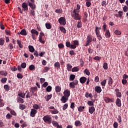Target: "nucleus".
Masks as SVG:
<instances>
[{
  "instance_id": "de8ad7c7",
  "label": "nucleus",
  "mask_w": 128,
  "mask_h": 128,
  "mask_svg": "<svg viewBox=\"0 0 128 128\" xmlns=\"http://www.w3.org/2000/svg\"><path fill=\"white\" fill-rule=\"evenodd\" d=\"M69 86L71 88H76V86L72 82L70 83Z\"/></svg>"
},
{
  "instance_id": "4c0bfd02",
  "label": "nucleus",
  "mask_w": 128,
  "mask_h": 128,
  "mask_svg": "<svg viewBox=\"0 0 128 128\" xmlns=\"http://www.w3.org/2000/svg\"><path fill=\"white\" fill-rule=\"evenodd\" d=\"M2 96L0 95V107L4 106V104L2 102Z\"/></svg>"
},
{
  "instance_id": "e433bc0d",
  "label": "nucleus",
  "mask_w": 128,
  "mask_h": 128,
  "mask_svg": "<svg viewBox=\"0 0 128 128\" xmlns=\"http://www.w3.org/2000/svg\"><path fill=\"white\" fill-rule=\"evenodd\" d=\"M6 80H8V78H3L1 80V82L2 84H6Z\"/></svg>"
},
{
  "instance_id": "412c9836",
  "label": "nucleus",
  "mask_w": 128,
  "mask_h": 128,
  "mask_svg": "<svg viewBox=\"0 0 128 128\" xmlns=\"http://www.w3.org/2000/svg\"><path fill=\"white\" fill-rule=\"evenodd\" d=\"M20 34H22V36H26V30L23 29L20 31Z\"/></svg>"
},
{
  "instance_id": "f03ea898",
  "label": "nucleus",
  "mask_w": 128,
  "mask_h": 128,
  "mask_svg": "<svg viewBox=\"0 0 128 128\" xmlns=\"http://www.w3.org/2000/svg\"><path fill=\"white\" fill-rule=\"evenodd\" d=\"M43 120L46 124H50L52 122V116L50 115L45 116L43 118Z\"/></svg>"
},
{
  "instance_id": "37998d69",
  "label": "nucleus",
  "mask_w": 128,
  "mask_h": 128,
  "mask_svg": "<svg viewBox=\"0 0 128 128\" xmlns=\"http://www.w3.org/2000/svg\"><path fill=\"white\" fill-rule=\"evenodd\" d=\"M52 88L50 86H48L46 88V92H50L52 91Z\"/></svg>"
},
{
  "instance_id": "5701e85b",
  "label": "nucleus",
  "mask_w": 128,
  "mask_h": 128,
  "mask_svg": "<svg viewBox=\"0 0 128 128\" xmlns=\"http://www.w3.org/2000/svg\"><path fill=\"white\" fill-rule=\"evenodd\" d=\"M108 84L110 86H112V78L110 77L108 78Z\"/></svg>"
},
{
  "instance_id": "a19ab883",
  "label": "nucleus",
  "mask_w": 128,
  "mask_h": 128,
  "mask_svg": "<svg viewBox=\"0 0 128 128\" xmlns=\"http://www.w3.org/2000/svg\"><path fill=\"white\" fill-rule=\"evenodd\" d=\"M68 104H65L63 106V108H62L63 110H66L68 108Z\"/></svg>"
},
{
  "instance_id": "393cba45",
  "label": "nucleus",
  "mask_w": 128,
  "mask_h": 128,
  "mask_svg": "<svg viewBox=\"0 0 128 128\" xmlns=\"http://www.w3.org/2000/svg\"><path fill=\"white\" fill-rule=\"evenodd\" d=\"M62 90V88L60 86H56V92H60Z\"/></svg>"
},
{
  "instance_id": "c85d7f7f",
  "label": "nucleus",
  "mask_w": 128,
  "mask_h": 128,
  "mask_svg": "<svg viewBox=\"0 0 128 128\" xmlns=\"http://www.w3.org/2000/svg\"><path fill=\"white\" fill-rule=\"evenodd\" d=\"M92 40V38L90 36H88L87 42H91Z\"/></svg>"
},
{
  "instance_id": "5fc2aeb1",
  "label": "nucleus",
  "mask_w": 128,
  "mask_h": 128,
  "mask_svg": "<svg viewBox=\"0 0 128 128\" xmlns=\"http://www.w3.org/2000/svg\"><path fill=\"white\" fill-rule=\"evenodd\" d=\"M33 108H34V110H38V108H40V106H38V105L35 104L33 106Z\"/></svg>"
},
{
  "instance_id": "f704fd0d",
  "label": "nucleus",
  "mask_w": 128,
  "mask_h": 128,
  "mask_svg": "<svg viewBox=\"0 0 128 128\" xmlns=\"http://www.w3.org/2000/svg\"><path fill=\"white\" fill-rule=\"evenodd\" d=\"M4 89L5 90H6L8 92V90H10V86L8 84H6L4 86Z\"/></svg>"
},
{
  "instance_id": "a211bd4d",
  "label": "nucleus",
  "mask_w": 128,
  "mask_h": 128,
  "mask_svg": "<svg viewBox=\"0 0 128 128\" xmlns=\"http://www.w3.org/2000/svg\"><path fill=\"white\" fill-rule=\"evenodd\" d=\"M78 70H80V68L78 66L74 67L72 70V72H78Z\"/></svg>"
},
{
  "instance_id": "69168bd1",
  "label": "nucleus",
  "mask_w": 128,
  "mask_h": 128,
  "mask_svg": "<svg viewBox=\"0 0 128 128\" xmlns=\"http://www.w3.org/2000/svg\"><path fill=\"white\" fill-rule=\"evenodd\" d=\"M4 40L2 38H0V46H4Z\"/></svg>"
},
{
  "instance_id": "bf43d9fd",
  "label": "nucleus",
  "mask_w": 128,
  "mask_h": 128,
  "mask_svg": "<svg viewBox=\"0 0 128 128\" xmlns=\"http://www.w3.org/2000/svg\"><path fill=\"white\" fill-rule=\"evenodd\" d=\"M64 44H60L58 45V47L59 48H64Z\"/></svg>"
},
{
  "instance_id": "4468645a",
  "label": "nucleus",
  "mask_w": 128,
  "mask_h": 128,
  "mask_svg": "<svg viewBox=\"0 0 128 128\" xmlns=\"http://www.w3.org/2000/svg\"><path fill=\"white\" fill-rule=\"evenodd\" d=\"M38 90V88L36 86L31 88L30 92H32V94H34Z\"/></svg>"
},
{
  "instance_id": "09e8293b",
  "label": "nucleus",
  "mask_w": 128,
  "mask_h": 128,
  "mask_svg": "<svg viewBox=\"0 0 128 128\" xmlns=\"http://www.w3.org/2000/svg\"><path fill=\"white\" fill-rule=\"evenodd\" d=\"M21 68H26V62L22 63L21 64Z\"/></svg>"
},
{
  "instance_id": "7ed1b4c3",
  "label": "nucleus",
  "mask_w": 128,
  "mask_h": 128,
  "mask_svg": "<svg viewBox=\"0 0 128 128\" xmlns=\"http://www.w3.org/2000/svg\"><path fill=\"white\" fill-rule=\"evenodd\" d=\"M58 20L59 24H62V26H66V18H64V17H60Z\"/></svg>"
},
{
  "instance_id": "4d7b16f0",
  "label": "nucleus",
  "mask_w": 128,
  "mask_h": 128,
  "mask_svg": "<svg viewBox=\"0 0 128 128\" xmlns=\"http://www.w3.org/2000/svg\"><path fill=\"white\" fill-rule=\"evenodd\" d=\"M10 112L12 116H16V112L14 110H11Z\"/></svg>"
},
{
  "instance_id": "c9c22d12",
  "label": "nucleus",
  "mask_w": 128,
  "mask_h": 128,
  "mask_svg": "<svg viewBox=\"0 0 128 128\" xmlns=\"http://www.w3.org/2000/svg\"><path fill=\"white\" fill-rule=\"evenodd\" d=\"M74 78H76V76H74V74H71L70 76V80L72 82V81L74 80Z\"/></svg>"
},
{
  "instance_id": "dca6fc26",
  "label": "nucleus",
  "mask_w": 128,
  "mask_h": 128,
  "mask_svg": "<svg viewBox=\"0 0 128 128\" xmlns=\"http://www.w3.org/2000/svg\"><path fill=\"white\" fill-rule=\"evenodd\" d=\"M60 30L62 32H63V34H66V30L64 26H60Z\"/></svg>"
},
{
  "instance_id": "72a5a7b5",
  "label": "nucleus",
  "mask_w": 128,
  "mask_h": 128,
  "mask_svg": "<svg viewBox=\"0 0 128 128\" xmlns=\"http://www.w3.org/2000/svg\"><path fill=\"white\" fill-rule=\"evenodd\" d=\"M100 84L102 86H106V80H103Z\"/></svg>"
},
{
  "instance_id": "8fccbe9b",
  "label": "nucleus",
  "mask_w": 128,
  "mask_h": 128,
  "mask_svg": "<svg viewBox=\"0 0 128 128\" xmlns=\"http://www.w3.org/2000/svg\"><path fill=\"white\" fill-rule=\"evenodd\" d=\"M103 68H104V70H108V63L104 62V64Z\"/></svg>"
},
{
  "instance_id": "1a4fd4ad",
  "label": "nucleus",
  "mask_w": 128,
  "mask_h": 128,
  "mask_svg": "<svg viewBox=\"0 0 128 128\" xmlns=\"http://www.w3.org/2000/svg\"><path fill=\"white\" fill-rule=\"evenodd\" d=\"M95 91L98 92V94H100L102 92V88L100 86H96L95 87Z\"/></svg>"
},
{
  "instance_id": "cd10ccee",
  "label": "nucleus",
  "mask_w": 128,
  "mask_h": 128,
  "mask_svg": "<svg viewBox=\"0 0 128 128\" xmlns=\"http://www.w3.org/2000/svg\"><path fill=\"white\" fill-rule=\"evenodd\" d=\"M100 28H98V26L96 27V34H100Z\"/></svg>"
},
{
  "instance_id": "20e7f679",
  "label": "nucleus",
  "mask_w": 128,
  "mask_h": 128,
  "mask_svg": "<svg viewBox=\"0 0 128 128\" xmlns=\"http://www.w3.org/2000/svg\"><path fill=\"white\" fill-rule=\"evenodd\" d=\"M36 112H37L36 110L34 108H32L31 110V112L30 113V116H32V118L34 117Z\"/></svg>"
},
{
  "instance_id": "ddd939ff",
  "label": "nucleus",
  "mask_w": 128,
  "mask_h": 128,
  "mask_svg": "<svg viewBox=\"0 0 128 128\" xmlns=\"http://www.w3.org/2000/svg\"><path fill=\"white\" fill-rule=\"evenodd\" d=\"M0 76H8V72L4 70L0 71Z\"/></svg>"
},
{
  "instance_id": "e2e57ef3",
  "label": "nucleus",
  "mask_w": 128,
  "mask_h": 128,
  "mask_svg": "<svg viewBox=\"0 0 128 128\" xmlns=\"http://www.w3.org/2000/svg\"><path fill=\"white\" fill-rule=\"evenodd\" d=\"M52 94L47 96V98H46V100L47 102H48V100H50V98H52Z\"/></svg>"
},
{
  "instance_id": "58836bf2",
  "label": "nucleus",
  "mask_w": 128,
  "mask_h": 128,
  "mask_svg": "<svg viewBox=\"0 0 128 128\" xmlns=\"http://www.w3.org/2000/svg\"><path fill=\"white\" fill-rule=\"evenodd\" d=\"M84 74H86V76H90V71L88 69H86L84 70Z\"/></svg>"
},
{
  "instance_id": "79ce46f5",
  "label": "nucleus",
  "mask_w": 128,
  "mask_h": 128,
  "mask_svg": "<svg viewBox=\"0 0 128 128\" xmlns=\"http://www.w3.org/2000/svg\"><path fill=\"white\" fill-rule=\"evenodd\" d=\"M87 104L90 106H94V102L92 100H89Z\"/></svg>"
},
{
  "instance_id": "ea45409f",
  "label": "nucleus",
  "mask_w": 128,
  "mask_h": 128,
  "mask_svg": "<svg viewBox=\"0 0 128 128\" xmlns=\"http://www.w3.org/2000/svg\"><path fill=\"white\" fill-rule=\"evenodd\" d=\"M114 34H116V36H120V34H122V32L118 30H116L114 31Z\"/></svg>"
},
{
  "instance_id": "7c9ffc66",
  "label": "nucleus",
  "mask_w": 128,
  "mask_h": 128,
  "mask_svg": "<svg viewBox=\"0 0 128 128\" xmlns=\"http://www.w3.org/2000/svg\"><path fill=\"white\" fill-rule=\"evenodd\" d=\"M20 110H24L26 108V106L22 104H20Z\"/></svg>"
},
{
  "instance_id": "680f3d73",
  "label": "nucleus",
  "mask_w": 128,
  "mask_h": 128,
  "mask_svg": "<svg viewBox=\"0 0 128 128\" xmlns=\"http://www.w3.org/2000/svg\"><path fill=\"white\" fill-rule=\"evenodd\" d=\"M118 120L119 124H122V117L120 116H118Z\"/></svg>"
},
{
  "instance_id": "6e6552de",
  "label": "nucleus",
  "mask_w": 128,
  "mask_h": 128,
  "mask_svg": "<svg viewBox=\"0 0 128 128\" xmlns=\"http://www.w3.org/2000/svg\"><path fill=\"white\" fill-rule=\"evenodd\" d=\"M115 92H116V96L117 98H122V93L120 92V90L116 88V89Z\"/></svg>"
},
{
  "instance_id": "f3484780",
  "label": "nucleus",
  "mask_w": 128,
  "mask_h": 128,
  "mask_svg": "<svg viewBox=\"0 0 128 128\" xmlns=\"http://www.w3.org/2000/svg\"><path fill=\"white\" fill-rule=\"evenodd\" d=\"M29 51L30 52H34V46H28Z\"/></svg>"
},
{
  "instance_id": "f257e3e1",
  "label": "nucleus",
  "mask_w": 128,
  "mask_h": 128,
  "mask_svg": "<svg viewBox=\"0 0 128 128\" xmlns=\"http://www.w3.org/2000/svg\"><path fill=\"white\" fill-rule=\"evenodd\" d=\"M71 16L76 20H80V16L78 14V11L76 9H74L71 12Z\"/></svg>"
},
{
  "instance_id": "13d9d810",
  "label": "nucleus",
  "mask_w": 128,
  "mask_h": 128,
  "mask_svg": "<svg viewBox=\"0 0 128 128\" xmlns=\"http://www.w3.org/2000/svg\"><path fill=\"white\" fill-rule=\"evenodd\" d=\"M72 83L76 86L78 84V80H74V82H72Z\"/></svg>"
},
{
  "instance_id": "2eb2a0df",
  "label": "nucleus",
  "mask_w": 128,
  "mask_h": 128,
  "mask_svg": "<svg viewBox=\"0 0 128 128\" xmlns=\"http://www.w3.org/2000/svg\"><path fill=\"white\" fill-rule=\"evenodd\" d=\"M29 6L32 10H34L36 9V4L32 2H29Z\"/></svg>"
},
{
  "instance_id": "c756f323",
  "label": "nucleus",
  "mask_w": 128,
  "mask_h": 128,
  "mask_svg": "<svg viewBox=\"0 0 128 128\" xmlns=\"http://www.w3.org/2000/svg\"><path fill=\"white\" fill-rule=\"evenodd\" d=\"M17 100L18 102H20V104H24V99H22V98H17Z\"/></svg>"
},
{
  "instance_id": "774afa93",
  "label": "nucleus",
  "mask_w": 128,
  "mask_h": 128,
  "mask_svg": "<svg viewBox=\"0 0 128 128\" xmlns=\"http://www.w3.org/2000/svg\"><path fill=\"white\" fill-rule=\"evenodd\" d=\"M17 78H22V75L20 74H17Z\"/></svg>"
},
{
  "instance_id": "423d86ee",
  "label": "nucleus",
  "mask_w": 128,
  "mask_h": 128,
  "mask_svg": "<svg viewBox=\"0 0 128 128\" xmlns=\"http://www.w3.org/2000/svg\"><path fill=\"white\" fill-rule=\"evenodd\" d=\"M64 96H66V98H68L70 96V92L68 90H66L64 91Z\"/></svg>"
},
{
  "instance_id": "49530a36",
  "label": "nucleus",
  "mask_w": 128,
  "mask_h": 128,
  "mask_svg": "<svg viewBox=\"0 0 128 128\" xmlns=\"http://www.w3.org/2000/svg\"><path fill=\"white\" fill-rule=\"evenodd\" d=\"M76 28H82V23H80V22L78 21V24L76 25Z\"/></svg>"
},
{
  "instance_id": "b1692460",
  "label": "nucleus",
  "mask_w": 128,
  "mask_h": 128,
  "mask_svg": "<svg viewBox=\"0 0 128 128\" xmlns=\"http://www.w3.org/2000/svg\"><path fill=\"white\" fill-rule=\"evenodd\" d=\"M29 70H36V66L34 64H31L29 66Z\"/></svg>"
},
{
  "instance_id": "9b49d317",
  "label": "nucleus",
  "mask_w": 128,
  "mask_h": 128,
  "mask_svg": "<svg viewBox=\"0 0 128 128\" xmlns=\"http://www.w3.org/2000/svg\"><path fill=\"white\" fill-rule=\"evenodd\" d=\"M86 78L83 76V77H81L80 78V82L81 84H84V82H86Z\"/></svg>"
},
{
  "instance_id": "aec40b11",
  "label": "nucleus",
  "mask_w": 128,
  "mask_h": 128,
  "mask_svg": "<svg viewBox=\"0 0 128 128\" xmlns=\"http://www.w3.org/2000/svg\"><path fill=\"white\" fill-rule=\"evenodd\" d=\"M67 70L68 72H70L72 70V66L70 64H68L66 65Z\"/></svg>"
},
{
  "instance_id": "603ef678",
  "label": "nucleus",
  "mask_w": 128,
  "mask_h": 128,
  "mask_svg": "<svg viewBox=\"0 0 128 128\" xmlns=\"http://www.w3.org/2000/svg\"><path fill=\"white\" fill-rule=\"evenodd\" d=\"M52 124L53 126H56L58 124V123L56 122V121H52Z\"/></svg>"
},
{
  "instance_id": "9d476101",
  "label": "nucleus",
  "mask_w": 128,
  "mask_h": 128,
  "mask_svg": "<svg viewBox=\"0 0 128 128\" xmlns=\"http://www.w3.org/2000/svg\"><path fill=\"white\" fill-rule=\"evenodd\" d=\"M96 110V108H94V106H91L89 108V112L91 114H92L94 112V111Z\"/></svg>"
},
{
  "instance_id": "0e129e2a",
  "label": "nucleus",
  "mask_w": 128,
  "mask_h": 128,
  "mask_svg": "<svg viewBox=\"0 0 128 128\" xmlns=\"http://www.w3.org/2000/svg\"><path fill=\"white\" fill-rule=\"evenodd\" d=\"M71 46L72 45L70 44V42H66V46L67 48H70Z\"/></svg>"
},
{
  "instance_id": "864d4df0",
  "label": "nucleus",
  "mask_w": 128,
  "mask_h": 128,
  "mask_svg": "<svg viewBox=\"0 0 128 128\" xmlns=\"http://www.w3.org/2000/svg\"><path fill=\"white\" fill-rule=\"evenodd\" d=\"M123 10L124 12H126L128 10V7L126 6H125L124 7H123Z\"/></svg>"
},
{
  "instance_id": "6e6d98bb",
  "label": "nucleus",
  "mask_w": 128,
  "mask_h": 128,
  "mask_svg": "<svg viewBox=\"0 0 128 128\" xmlns=\"http://www.w3.org/2000/svg\"><path fill=\"white\" fill-rule=\"evenodd\" d=\"M113 126L114 128H118V124L117 122H114V123Z\"/></svg>"
},
{
  "instance_id": "4be33fe9",
  "label": "nucleus",
  "mask_w": 128,
  "mask_h": 128,
  "mask_svg": "<svg viewBox=\"0 0 128 128\" xmlns=\"http://www.w3.org/2000/svg\"><path fill=\"white\" fill-rule=\"evenodd\" d=\"M31 34H36V36H38V31H36V30H32Z\"/></svg>"
},
{
  "instance_id": "0eeeda50",
  "label": "nucleus",
  "mask_w": 128,
  "mask_h": 128,
  "mask_svg": "<svg viewBox=\"0 0 128 128\" xmlns=\"http://www.w3.org/2000/svg\"><path fill=\"white\" fill-rule=\"evenodd\" d=\"M60 100L63 102V104H66V102L68 100V98L66 97V96H63L62 97Z\"/></svg>"
},
{
  "instance_id": "473e14b6",
  "label": "nucleus",
  "mask_w": 128,
  "mask_h": 128,
  "mask_svg": "<svg viewBox=\"0 0 128 128\" xmlns=\"http://www.w3.org/2000/svg\"><path fill=\"white\" fill-rule=\"evenodd\" d=\"M58 113V110L54 109V110H51V114H56Z\"/></svg>"
},
{
  "instance_id": "338daca9",
  "label": "nucleus",
  "mask_w": 128,
  "mask_h": 128,
  "mask_svg": "<svg viewBox=\"0 0 128 128\" xmlns=\"http://www.w3.org/2000/svg\"><path fill=\"white\" fill-rule=\"evenodd\" d=\"M12 115H10V114H8L6 115V118L10 119V118H12Z\"/></svg>"
},
{
  "instance_id": "a18cd8bd",
  "label": "nucleus",
  "mask_w": 128,
  "mask_h": 128,
  "mask_svg": "<svg viewBox=\"0 0 128 128\" xmlns=\"http://www.w3.org/2000/svg\"><path fill=\"white\" fill-rule=\"evenodd\" d=\"M50 70V68L48 67H44L43 70L44 72H48Z\"/></svg>"
},
{
  "instance_id": "3c124183",
  "label": "nucleus",
  "mask_w": 128,
  "mask_h": 128,
  "mask_svg": "<svg viewBox=\"0 0 128 128\" xmlns=\"http://www.w3.org/2000/svg\"><path fill=\"white\" fill-rule=\"evenodd\" d=\"M80 66H84V60H82L80 59Z\"/></svg>"
},
{
  "instance_id": "f8f14e48",
  "label": "nucleus",
  "mask_w": 128,
  "mask_h": 128,
  "mask_svg": "<svg viewBox=\"0 0 128 128\" xmlns=\"http://www.w3.org/2000/svg\"><path fill=\"white\" fill-rule=\"evenodd\" d=\"M116 106H118V107L122 106V102H120V99L118 98L116 99Z\"/></svg>"
},
{
  "instance_id": "2f4dec72",
  "label": "nucleus",
  "mask_w": 128,
  "mask_h": 128,
  "mask_svg": "<svg viewBox=\"0 0 128 128\" xmlns=\"http://www.w3.org/2000/svg\"><path fill=\"white\" fill-rule=\"evenodd\" d=\"M84 106H79V108H78V110L79 112H82V110H84Z\"/></svg>"
},
{
  "instance_id": "bb28decb",
  "label": "nucleus",
  "mask_w": 128,
  "mask_h": 128,
  "mask_svg": "<svg viewBox=\"0 0 128 128\" xmlns=\"http://www.w3.org/2000/svg\"><path fill=\"white\" fill-rule=\"evenodd\" d=\"M54 66L55 68H60V62H56L54 64Z\"/></svg>"
},
{
  "instance_id": "a878e982",
  "label": "nucleus",
  "mask_w": 128,
  "mask_h": 128,
  "mask_svg": "<svg viewBox=\"0 0 128 128\" xmlns=\"http://www.w3.org/2000/svg\"><path fill=\"white\" fill-rule=\"evenodd\" d=\"M105 36L106 38H110V30H106Z\"/></svg>"
},
{
  "instance_id": "39448f33",
  "label": "nucleus",
  "mask_w": 128,
  "mask_h": 128,
  "mask_svg": "<svg viewBox=\"0 0 128 128\" xmlns=\"http://www.w3.org/2000/svg\"><path fill=\"white\" fill-rule=\"evenodd\" d=\"M22 8L24 12H26H26H28V4H26V2L22 3Z\"/></svg>"
},
{
  "instance_id": "6ab92c4d",
  "label": "nucleus",
  "mask_w": 128,
  "mask_h": 128,
  "mask_svg": "<svg viewBox=\"0 0 128 128\" xmlns=\"http://www.w3.org/2000/svg\"><path fill=\"white\" fill-rule=\"evenodd\" d=\"M74 124L76 126H82V123L80 122V121L76 120Z\"/></svg>"
},
{
  "instance_id": "052dcab7",
  "label": "nucleus",
  "mask_w": 128,
  "mask_h": 128,
  "mask_svg": "<svg viewBox=\"0 0 128 128\" xmlns=\"http://www.w3.org/2000/svg\"><path fill=\"white\" fill-rule=\"evenodd\" d=\"M73 42L74 44V45L75 46H78L79 44L78 41V40H75L73 41Z\"/></svg>"
},
{
  "instance_id": "c03bdc74",
  "label": "nucleus",
  "mask_w": 128,
  "mask_h": 128,
  "mask_svg": "<svg viewBox=\"0 0 128 128\" xmlns=\"http://www.w3.org/2000/svg\"><path fill=\"white\" fill-rule=\"evenodd\" d=\"M46 26L48 30H50L52 28V26L50 24H46Z\"/></svg>"
}]
</instances>
